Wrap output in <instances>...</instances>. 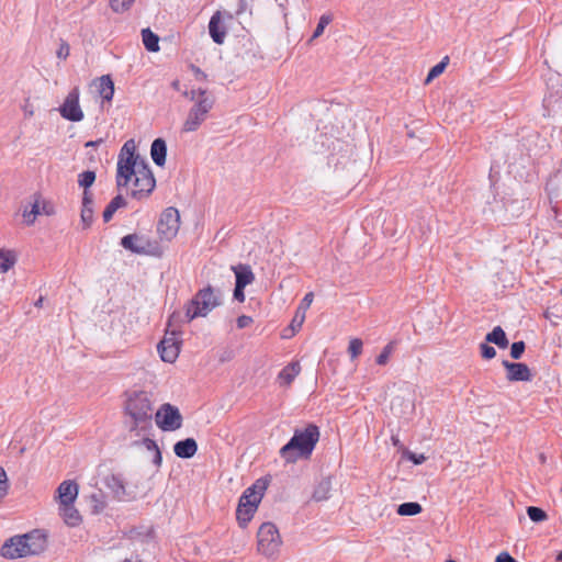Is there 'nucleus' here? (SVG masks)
I'll use <instances>...</instances> for the list:
<instances>
[{"mask_svg": "<svg viewBox=\"0 0 562 562\" xmlns=\"http://www.w3.org/2000/svg\"><path fill=\"white\" fill-rule=\"evenodd\" d=\"M222 304V293L215 291L211 285L200 290L188 303L184 313V321L191 322L196 317H205L211 311Z\"/></svg>", "mask_w": 562, "mask_h": 562, "instance_id": "obj_5", "label": "nucleus"}, {"mask_svg": "<svg viewBox=\"0 0 562 562\" xmlns=\"http://www.w3.org/2000/svg\"><path fill=\"white\" fill-rule=\"evenodd\" d=\"M539 458H540V461H541L542 463H544V462H546V456H544L543 453H541Z\"/></svg>", "mask_w": 562, "mask_h": 562, "instance_id": "obj_56", "label": "nucleus"}, {"mask_svg": "<svg viewBox=\"0 0 562 562\" xmlns=\"http://www.w3.org/2000/svg\"><path fill=\"white\" fill-rule=\"evenodd\" d=\"M331 482L329 479H323L313 493V499L316 502L327 501L330 496Z\"/></svg>", "mask_w": 562, "mask_h": 562, "instance_id": "obj_27", "label": "nucleus"}, {"mask_svg": "<svg viewBox=\"0 0 562 562\" xmlns=\"http://www.w3.org/2000/svg\"><path fill=\"white\" fill-rule=\"evenodd\" d=\"M57 492L60 504L74 503L78 495V485L72 481H64Z\"/></svg>", "mask_w": 562, "mask_h": 562, "instance_id": "obj_19", "label": "nucleus"}, {"mask_svg": "<svg viewBox=\"0 0 562 562\" xmlns=\"http://www.w3.org/2000/svg\"><path fill=\"white\" fill-rule=\"evenodd\" d=\"M43 301H44V297L41 296L36 302H35V306L36 307H42L43 306Z\"/></svg>", "mask_w": 562, "mask_h": 562, "instance_id": "obj_54", "label": "nucleus"}, {"mask_svg": "<svg viewBox=\"0 0 562 562\" xmlns=\"http://www.w3.org/2000/svg\"><path fill=\"white\" fill-rule=\"evenodd\" d=\"M446 562H457V561H453V560H448V561H446Z\"/></svg>", "mask_w": 562, "mask_h": 562, "instance_id": "obj_60", "label": "nucleus"}, {"mask_svg": "<svg viewBox=\"0 0 562 562\" xmlns=\"http://www.w3.org/2000/svg\"><path fill=\"white\" fill-rule=\"evenodd\" d=\"M406 407H408V408L413 409L414 405H413L411 402H407V403H406Z\"/></svg>", "mask_w": 562, "mask_h": 562, "instance_id": "obj_57", "label": "nucleus"}, {"mask_svg": "<svg viewBox=\"0 0 562 562\" xmlns=\"http://www.w3.org/2000/svg\"><path fill=\"white\" fill-rule=\"evenodd\" d=\"M503 366L507 370L508 381H530L532 378L530 369L525 363L504 360Z\"/></svg>", "mask_w": 562, "mask_h": 562, "instance_id": "obj_14", "label": "nucleus"}, {"mask_svg": "<svg viewBox=\"0 0 562 562\" xmlns=\"http://www.w3.org/2000/svg\"><path fill=\"white\" fill-rule=\"evenodd\" d=\"M266 488L267 483L258 480L252 486L246 488L240 496L236 510V518L240 527L245 528L251 520Z\"/></svg>", "mask_w": 562, "mask_h": 562, "instance_id": "obj_6", "label": "nucleus"}, {"mask_svg": "<svg viewBox=\"0 0 562 562\" xmlns=\"http://www.w3.org/2000/svg\"><path fill=\"white\" fill-rule=\"evenodd\" d=\"M149 435L147 436H142L143 439L140 441V443L150 452L154 453V459H153V462L155 465L159 467L161 464V461H162V457H161V452L157 446V443L150 439L148 437Z\"/></svg>", "mask_w": 562, "mask_h": 562, "instance_id": "obj_30", "label": "nucleus"}, {"mask_svg": "<svg viewBox=\"0 0 562 562\" xmlns=\"http://www.w3.org/2000/svg\"><path fill=\"white\" fill-rule=\"evenodd\" d=\"M126 205L127 201L121 194H117L111 200V202L106 205L105 210L103 211V221L105 223L110 222L115 212L121 207H125Z\"/></svg>", "mask_w": 562, "mask_h": 562, "instance_id": "obj_25", "label": "nucleus"}, {"mask_svg": "<svg viewBox=\"0 0 562 562\" xmlns=\"http://www.w3.org/2000/svg\"><path fill=\"white\" fill-rule=\"evenodd\" d=\"M16 262V257L11 250H0V273L7 272Z\"/></svg>", "mask_w": 562, "mask_h": 562, "instance_id": "obj_31", "label": "nucleus"}, {"mask_svg": "<svg viewBox=\"0 0 562 562\" xmlns=\"http://www.w3.org/2000/svg\"><path fill=\"white\" fill-rule=\"evenodd\" d=\"M181 317L180 313H173L169 319L168 326L170 327L175 322L181 321Z\"/></svg>", "mask_w": 562, "mask_h": 562, "instance_id": "obj_49", "label": "nucleus"}, {"mask_svg": "<svg viewBox=\"0 0 562 562\" xmlns=\"http://www.w3.org/2000/svg\"><path fill=\"white\" fill-rule=\"evenodd\" d=\"M244 289H245L244 286H239V285L235 284L234 299L240 303L245 301Z\"/></svg>", "mask_w": 562, "mask_h": 562, "instance_id": "obj_47", "label": "nucleus"}, {"mask_svg": "<svg viewBox=\"0 0 562 562\" xmlns=\"http://www.w3.org/2000/svg\"><path fill=\"white\" fill-rule=\"evenodd\" d=\"M155 422L161 430L173 431L181 427L182 416L176 406L166 403L155 413Z\"/></svg>", "mask_w": 562, "mask_h": 562, "instance_id": "obj_9", "label": "nucleus"}, {"mask_svg": "<svg viewBox=\"0 0 562 562\" xmlns=\"http://www.w3.org/2000/svg\"><path fill=\"white\" fill-rule=\"evenodd\" d=\"M171 335H175V331H172ZM158 351L162 361L172 363L179 356V341L175 336L165 337L158 345Z\"/></svg>", "mask_w": 562, "mask_h": 562, "instance_id": "obj_13", "label": "nucleus"}, {"mask_svg": "<svg viewBox=\"0 0 562 562\" xmlns=\"http://www.w3.org/2000/svg\"><path fill=\"white\" fill-rule=\"evenodd\" d=\"M135 0H111L110 5L116 13H123L127 11Z\"/></svg>", "mask_w": 562, "mask_h": 562, "instance_id": "obj_38", "label": "nucleus"}, {"mask_svg": "<svg viewBox=\"0 0 562 562\" xmlns=\"http://www.w3.org/2000/svg\"><path fill=\"white\" fill-rule=\"evenodd\" d=\"M561 294H562V289H561Z\"/></svg>", "mask_w": 562, "mask_h": 562, "instance_id": "obj_62", "label": "nucleus"}, {"mask_svg": "<svg viewBox=\"0 0 562 562\" xmlns=\"http://www.w3.org/2000/svg\"><path fill=\"white\" fill-rule=\"evenodd\" d=\"M8 476L3 468L0 467V499L8 494Z\"/></svg>", "mask_w": 562, "mask_h": 562, "instance_id": "obj_42", "label": "nucleus"}, {"mask_svg": "<svg viewBox=\"0 0 562 562\" xmlns=\"http://www.w3.org/2000/svg\"><path fill=\"white\" fill-rule=\"evenodd\" d=\"M481 355L484 359H493L496 356V350L494 347L490 346L487 342L480 345Z\"/></svg>", "mask_w": 562, "mask_h": 562, "instance_id": "obj_43", "label": "nucleus"}, {"mask_svg": "<svg viewBox=\"0 0 562 562\" xmlns=\"http://www.w3.org/2000/svg\"><path fill=\"white\" fill-rule=\"evenodd\" d=\"M180 227V215L177 209L168 207L166 209L158 222L157 232L162 239L170 240L172 239Z\"/></svg>", "mask_w": 562, "mask_h": 562, "instance_id": "obj_10", "label": "nucleus"}, {"mask_svg": "<svg viewBox=\"0 0 562 562\" xmlns=\"http://www.w3.org/2000/svg\"><path fill=\"white\" fill-rule=\"evenodd\" d=\"M392 442L394 446L398 447L400 446V439L396 437V436H392Z\"/></svg>", "mask_w": 562, "mask_h": 562, "instance_id": "obj_55", "label": "nucleus"}, {"mask_svg": "<svg viewBox=\"0 0 562 562\" xmlns=\"http://www.w3.org/2000/svg\"><path fill=\"white\" fill-rule=\"evenodd\" d=\"M192 69H193V71H194V74H195L198 79H205L206 78V75L200 68L193 66Z\"/></svg>", "mask_w": 562, "mask_h": 562, "instance_id": "obj_50", "label": "nucleus"}, {"mask_svg": "<svg viewBox=\"0 0 562 562\" xmlns=\"http://www.w3.org/2000/svg\"><path fill=\"white\" fill-rule=\"evenodd\" d=\"M121 245L123 248L134 252V254H149L150 241L144 236L137 234H130L124 236L121 239Z\"/></svg>", "mask_w": 562, "mask_h": 562, "instance_id": "obj_12", "label": "nucleus"}, {"mask_svg": "<svg viewBox=\"0 0 562 562\" xmlns=\"http://www.w3.org/2000/svg\"><path fill=\"white\" fill-rule=\"evenodd\" d=\"M495 562H516V560L507 552H502L496 557Z\"/></svg>", "mask_w": 562, "mask_h": 562, "instance_id": "obj_48", "label": "nucleus"}, {"mask_svg": "<svg viewBox=\"0 0 562 562\" xmlns=\"http://www.w3.org/2000/svg\"><path fill=\"white\" fill-rule=\"evenodd\" d=\"M333 21V16L330 14H323L321 18H319V21H318V24L312 35V38L311 41L319 37L323 33H324V30L325 27Z\"/></svg>", "mask_w": 562, "mask_h": 562, "instance_id": "obj_37", "label": "nucleus"}, {"mask_svg": "<svg viewBox=\"0 0 562 562\" xmlns=\"http://www.w3.org/2000/svg\"><path fill=\"white\" fill-rule=\"evenodd\" d=\"M175 454L182 459L192 458L198 451V443L193 438L180 440L173 446Z\"/></svg>", "mask_w": 562, "mask_h": 562, "instance_id": "obj_17", "label": "nucleus"}, {"mask_svg": "<svg viewBox=\"0 0 562 562\" xmlns=\"http://www.w3.org/2000/svg\"><path fill=\"white\" fill-rule=\"evenodd\" d=\"M404 456L411 460L414 464H422L425 462L426 457L424 454H417L412 451L406 450Z\"/></svg>", "mask_w": 562, "mask_h": 562, "instance_id": "obj_44", "label": "nucleus"}, {"mask_svg": "<svg viewBox=\"0 0 562 562\" xmlns=\"http://www.w3.org/2000/svg\"><path fill=\"white\" fill-rule=\"evenodd\" d=\"M124 562H131V561H128V560H125Z\"/></svg>", "mask_w": 562, "mask_h": 562, "instance_id": "obj_61", "label": "nucleus"}, {"mask_svg": "<svg viewBox=\"0 0 562 562\" xmlns=\"http://www.w3.org/2000/svg\"><path fill=\"white\" fill-rule=\"evenodd\" d=\"M398 400H400V398H398V397H396V398H394V400L392 401V408H394V405H395V403H396Z\"/></svg>", "mask_w": 562, "mask_h": 562, "instance_id": "obj_58", "label": "nucleus"}, {"mask_svg": "<svg viewBox=\"0 0 562 562\" xmlns=\"http://www.w3.org/2000/svg\"><path fill=\"white\" fill-rule=\"evenodd\" d=\"M150 156L157 166L162 167L166 164L167 145L162 138H156L151 143Z\"/></svg>", "mask_w": 562, "mask_h": 562, "instance_id": "obj_21", "label": "nucleus"}, {"mask_svg": "<svg viewBox=\"0 0 562 562\" xmlns=\"http://www.w3.org/2000/svg\"><path fill=\"white\" fill-rule=\"evenodd\" d=\"M525 342L524 341H516L512 344L510 346V356L513 359L517 360L520 359L524 351H525Z\"/></svg>", "mask_w": 562, "mask_h": 562, "instance_id": "obj_41", "label": "nucleus"}, {"mask_svg": "<svg viewBox=\"0 0 562 562\" xmlns=\"http://www.w3.org/2000/svg\"><path fill=\"white\" fill-rule=\"evenodd\" d=\"M106 483L113 490L116 497L121 498L125 494L124 485L119 477L112 475L106 479Z\"/></svg>", "mask_w": 562, "mask_h": 562, "instance_id": "obj_35", "label": "nucleus"}, {"mask_svg": "<svg viewBox=\"0 0 562 562\" xmlns=\"http://www.w3.org/2000/svg\"><path fill=\"white\" fill-rule=\"evenodd\" d=\"M155 417L154 404L148 393L135 392L126 402L124 425L136 437L150 435Z\"/></svg>", "mask_w": 562, "mask_h": 562, "instance_id": "obj_2", "label": "nucleus"}, {"mask_svg": "<svg viewBox=\"0 0 562 562\" xmlns=\"http://www.w3.org/2000/svg\"><path fill=\"white\" fill-rule=\"evenodd\" d=\"M527 514H528V517L535 522H541V521L547 520V518H548L547 513L543 509H541L540 507H536V506H529L527 508Z\"/></svg>", "mask_w": 562, "mask_h": 562, "instance_id": "obj_36", "label": "nucleus"}, {"mask_svg": "<svg viewBox=\"0 0 562 562\" xmlns=\"http://www.w3.org/2000/svg\"><path fill=\"white\" fill-rule=\"evenodd\" d=\"M98 92L103 101L110 102L114 95V82L109 75L98 79Z\"/></svg>", "mask_w": 562, "mask_h": 562, "instance_id": "obj_22", "label": "nucleus"}, {"mask_svg": "<svg viewBox=\"0 0 562 562\" xmlns=\"http://www.w3.org/2000/svg\"><path fill=\"white\" fill-rule=\"evenodd\" d=\"M142 40L144 46L149 52H158L159 50V37L157 34L150 31V29L142 30Z\"/></svg>", "mask_w": 562, "mask_h": 562, "instance_id": "obj_29", "label": "nucleus"}, {"mask_svg": "<svg viewBox=\"0 0 562 562\" xmlns=\"http://www.w3.org/2000/svg\"><path fill=\"white\" fill-rule=\"evenodd\" d=\"M47 535L44 530L34 529L24 535L13 536L4 541L0 549L1 557L15 560L38 555L46 550Z\"/></svg>", "mask_w": 562, "mask_h": 562, "instance_id": "obj_3", "label": "nucleus"}, {"mask_svg": "<svg viewBox=\"0 0 562 562\" xmlns=\"http://www.w3.org/2000/svg\"><path fill=\"white\" fill-rule=\"evenodd\" d=\"M95 181V172L91 170H87L81 172L78 176V183L80 187L85 189V191H88V188H90Z\"/></svg>", "mask_w": 562, "mask_h": 562, "instance_id": "obj_34", "label": "nucleus"}, {"mask_svg": "<svg viewBox=\"0 0 562 562\" xmlns=\"http://www.w3.org/2000/svg\"><path fill=\"white\" fill-rule=\"evenodd\" d=\"M236 277V283L239 286L246 288L251 284L255 280V274L248 265H237L231 268Z\"/></svg>", "mask_w": 562, "mask_h": 562, "instance_id": "obj_18", "label": "nucleus"}, {"mask_svg": "<svg viewBox=\"0 0 562 562\" xmlns=\"http://www.w3.org/2000/svg\"><path fill=\"white\" fill-rule=\"evenodd\" d=\"M213 106V99L206 95V91L199 89V100L196 104L190 110L188 117L183 124V131L194 132L199 128L202 122L205 121L206 114Z\"/></svg>", "mask_w": 562, "mask_h": 562, "instance_id": "obj_8", "label": "nucleus"}, {"mask_svg": "<svg viewBox=\"0 0 562 562\" xmlns=\"http://www.w3.org/2000/svg\"><path fill=\"white\" fill-rule=\"evenodd\" d=\"M449 63V58L448 57H445L440 63H438L437 65H435L428 72L427 77H426V80H425V83H429L430 81H432L435 78H437L438 76H440L447 65Z\"/></svg>", "mask_w": 562, "mask_h": 562, "instance_id": "obj_33", "label": "nucleus"}, {"mask_svg": "<svg viewBox=\"0 0 562 562\" xmlns=\"http://www.w3.org/2000/svg\"><path fill=\"white\" fill-rule=\"evenodd\" d=\"M171 86H172V88H173V89L179 90V89H180V82H179V80H175V81H172Z\"/></svg>", "mask_w": 562, "mask_h": 562, "instance_id": "obj_53", "label": "nucleus"}, {"mask_svg": "<svg viewBox=\"0 0 562 562\" xmlns=\"http://www.w3.org/2000/svg\"><path fill=\"white\" fill-rule=\"evenodd\" d=\"M69 45L65 42H63L59 46V49L57 50V57L66 59L69 56Z\"/></svg>", "mask_w": 562, "mask_h": 562, "instance_id": "obj_45", "label": "nucleus"}, {"mask_svg": "<svg viewBox=\"0 0 562 562\" xmlns=\"http://www.w3.org/2000/svg\"><path fill=\"white\" fill-rule=\"evenodd\" d=\"M313 300H314L313 292H308L305 294V296L301 301V303L296 310V313H295V315L291 322V325H290L292 331H295L302 327V325L305 321V313L308 310V307L311 306Z\"/></svg>", "mask_w": 562, "mask_h": 562, "instance_id": "obj_15", "label": "nucleus"}, {"mask_svg": "<svg viewBox=\"0 0 562 562\" xmlns=\"http://www.w3.org/2000/svg\"><path fill=\"white\" fill-rule=\"evenodd\" d=\"M258 552L267 558L274 557L282 544L278 528L272 522H263L257 533Z\"/></svg>", "mask_w": 562, "mask_h": 562, "instance_id": "obj_7", "label": "nucleus"}, {"mask_svg": "<svg viewBox=\"0 0 562 562\" xmlns=\"http://www.w3.org/2000/svg\"><path fill=\"white\" fill-rule=\"evenodd\" d=\"M80 91L78 87H75L67 97L63 104L59 106L60 115L71 122H80L83 119V112L79 104Z\"/></svg>", "mask_w": 562, "mask_h": 562, "instance_id": "obj_11", "label": "nucleus"}, {"mask_svg": "<svg viewBox=\"0 0 562 562\" xmlns=\"http://www.w3.org/2000/svg\"><path fill=\"white\" fill-rule=\"evenodd\" d=\"M184 95L190 98L191 100H194L196 95L199 97V90L198 91L192 90L191 92H184Z\"/></svg>", "mask_w": 562, "mask_h": 562, "instance_id": "obj_51", "label": "nucleus"}, {"mask_svg": "<svg viewBox=\"0 0 562 562\" xmlns=\"http://www.w3.org/2000/svg\"><path fill=\"white\" fill-rule=\"evenodd\" d=\"M102 140L99 139V140H90L86 144L87 147L89 146H97L99 143H101Z\"/></svg>", "mask_w": 562, "mask_h": 562, "instance_id": "obj_52", "label": "nucleus"}, {"mask_svg": "<svg viewBox=\"0 0 562 562\" xmlns=\"http://www.w3.org/2000/svg\"><path fill=\"white\" fill-rule=\"evenodd\" d=\"M81 222L85 228L89 227L93 222V195L90 191H83Z\"/></svg>", "mask_w": 562, "mask_h": 562, "instance_id": "obj_20", "label": "nucleus"}, {"mask_svg": "<svg viewBox=\"0 0 562 562\" xmlns=\"http://www.w3.org/2000/svg\"><path fill=\"white\" fill-rule=\"evenodd\" d=\"M42 213L49 214V210L46 204L41 201L40 198H35L34 202L31 204V209L24 210L23 217L25 222L31 225L34 223L35 217Z\"/></svg>", "mask_w": 562, "mask_h": 562, "instance_id": "obj_23", "label": "nucleus"}, {"mask_svg": "<svg viewBox=\"0 0 562 562\" xmlns=\"http://www.w3.org/2000/svg\"><path fill=\"white\" fill-rule=\"evenodd\" d=\"M222 23V15L220 11H216L209 23V33L212 37V40L216 44H223L225 36H226V30L225 27L221 26Z\"/></svg>", "mask_w": 562, "mask_h": 562, "instance_id": "obj_16", "label": "nucleus"}, {"mask_svg": "<svg viewBox=\"0 0 562 562\" xmlns=\"http://www.w3.org/2000/svg\"><path fill=\"white\" fill-rule=\"evenodd\" d=\"M394 349V342H389L382 350V352L376 357V363L380 366H384L387 363L391 353Z\"/></svg>", "mask_w": 562, "mask_h": 562, "instance_id": "obj_40", "label": "nucleus"}, {"mask_svg": "<svg viewBox=\"0 0 562 562\" xmlns=\"http://www.w3.org/2000/svg\"><path fill=\"white\" fill-rule=\"evenodd\" d=\"M423 510L420 504L416 502L403 503L397 507V514L401 516H414Z\"/></svg>", "mask_w": 562, "mask_h": 562, "instance_id": "obj_32", "label": "nucleus"}, {"mask_svg": "<svg viewBox=\"0 0 562 562\" xmlns=\"http://www.w3.org/2000/svg\"><path fill=\"white\" fill-rule=\"evenodd\" d=\"M557 559H558L559 562H562V551L559 553Z\"/></svg>", "mask_w": 562, "mask_h": 562, "instance_id": "obj_59", "label": "nucleus"}, {"mask_svg": "<svg viewBox=\"0 0 562 562\" xmlns=\"http://www.w3.org/2000/svg\"><path fill=\"white\" fill-rule=\"evenodd\" d=\"M301 371V367L299 362H292L284 367L282 371L279 373V379L284 382V384L289 385L299 375Z\"/></svg>", "mask_w": 562, "mask_h": 562, "instance_id": "obj_28", "label": "nucleus"}, {"mask_svg": "<svg viewBox=\"0 0 562 562\" xmlns=\"http://www.w3.org/2000/svg\"><path fill=\"white\" fill-rule=\"evenodd\" d=\"M60 512L64 520L69 526H77L81 519L79 512L75 508L74 503L60 504Z\"/></svg>", "mask_w": 562, "mask_h": 562, "instance_id": "obj_24", "label": "nucleus"}, {"mask_svg": "<svg viewBox=\"0 0 562 562\" xmlns=\"http://www.w3.org/2000/svg\"><path fill=\"white\" fill-rule=\"evenodd\" d=\"M485 340L486 342L495 344L503 349L507 348L509 344L506 334L501 326L494 327V329L486 335Z\"/></svg>", "mask_w": 562, "mask_h": 562, "instance_id": "obj_26", "label": "nucleus"}, {"mask_svg": "<svg viewBox=\"0 0 562 562\" xmlns=\"http://www.w3.org/2000/svg\"><path fill=\"white\" fill-rule=\"evenodd\" d=\"M133 180V198L147 196L155 189L156 180L145 158L136 154L134 139H128L119 154L116 167V187L122 189Z\"/></svg>", "mask_w": 562, "mask_h": 562, "instance_id": "obj_1", "label": "nucleus"}, {"mask_svg": "<svg viewBox=\"0 0 562 562\" xmlns=\"http://www.w3.org/2000/svg\"><path fill=\"white\" fill-rule=\"evenodd\" d=\"M252 323V318L247 315H241L237 318V326L238 328H245L249 326Z\"/></svg>", "mask_w": 562, "mask_h": 562, "instance_id": "obj_46", "label": "nucleus"}, {"mask_svg": "<svg viewBox=\"0 0 562 562\" xmlns=\"http://www.w3.org/2000/svg\"><path fill=\"white\" fill-rule=\"evenodd\" d=\"M319 439V431L315 425H308L303 430H295L290 441L280 450L286 462H295L299 458H308Z\"/></svg>", "mask_w": 562, "mask_h": 562, "instance_id": "obj_4", "label": "nucleus"}, {"mask_svg": "<svg viewBox=\"0 0 562 562\" xmlns=\"http://www.w3.org/2000/svg\"><path fill=\"white\" fill-rule=\"evenodd\" d=\"M362 340L359 338H352L349 341L348 352L351 359H356L362 352Z\"/></svg>", "mask_w": 562, "mask_h": 562, "instance_id": "obj_39", "label": "nucleus"}]
</instances>
